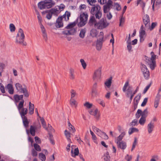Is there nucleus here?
<instances>
[{
    "mask_svg": "<svg viewBox=\"0 0 161 161\" xmlns=\"http://www.w3.org/2000/svg\"><path fill=\"white\" fill-rule=\"evenodd\" d=\"M132 87L129 86V82L127 81L124 86L122 90L124 92H126V96L127 97L130 98V103L135 94L132 93Z\"/></svg>",
    "mask_w": 161,
    "mask_h": 161,
    "instance_id": "nucleus-1",
    "label": "nucleus"
},
{
    "mask_svg": "<svg viewBox=\"0 0 161 161\" xmlns=\"http://www.w3.org/2000/svg\"><path fill=\"white\" fill-rule=\"evenodd\" d=\"M70 16V13L69 12L66 11L63 15L59 17L57 19L55 24L56 27L57 28L62 27L63 26V19L64 18L65 21H67L69 20Z\"/></svg>",
    "mask_w": 161,
    "mask_h": 161,
    "instance_id": "nucleus-2",
    "label": "nucleus"
},
{
    "mask_svg": "<svg viewBox=\"0 0 161 161\" xmlns=\"http://www.w3.org/2000/svg\"><path fill=\"white\" fill-rule=\"evenodd\" d=\"M25 36L22 29L19 28L16 36V43L23 46H26V43L24 42Z\"/></svg>",
    "mask_w": 161,
    "mask_h": 161,
    "instance_id": "nucleus-3",
    "label": "nucleus"
},
{
    "mask_svg": "<svg viewBox=\"0 0 161 161\" xmlns=\"http://www.w3.org/2000/svg\"><path fill=\"white\" fill-rule=\"evenodd\" d=\"M90 13L93 16H95L97 19H100L102 17V12L101 7L98 4H96L92 7Z\"/></svg>",
    "mask_w": 161,
    "mask_h": 161,
    "instance_id": "nucleus-4",
    "label": "nucleus"
},
{
    "mask_svg": "<svg viewBox=\"0 0 161 161\" xmlns=\"http://www.w3.org/2000/svg\"><path fill=\"white\" fill-rule=\"evenodd\" d=\"M151 57L150 58L146 56H145V58L146 60V62L149 65L151 69L152 70H153L156 66L155 59L156 56L153 52H151Z\"/></svg>",
    "mask_w": 161,
    "mask_h": 161,
    "instance_id": "nucleus-5",
    "label": "nucleus"
},
{
    "mask_svg": "<svg viewBox=\"0 0 161 161\" xmlns=\"http://www.w3.org/2000/svg\"><path fill=\"white\" fill-rule=\"evenodd\" d=\"M15 87L17 92L21 93H23L25 97H28L29 93L26 87H23L20 83H17L15 84Z\"/></svg>",
    "mask_w": 161,
    "mask_h": 161,
    "instance_id": "nucleus-6",
    "label": "nucleus"
},
{
    "mask_svg": "<svg viewBox=\"0 0 161 161\" xmlns=\"http://www.w3.org/2000/svg\"><path fill=\"white\" fill-rule=\"evenodd\" d=\"M24 100L21 101L17 106V108L19 111L20 116L22 117H26L25 115L28 112V109L27 108H24Z\"/></svg>",
    "mask_w": 161,
    "mask_h": 161,
    "instance_id": "nucleus-7",
    "label": "nucleus"
},
{
    "mask_svg": "<svg viewBox=\"0 0 161 161\" xmlns=\"http://www.w3.org/2000/svg\"><path fill=\"white\" fill-rule=\"evenodd\" d=\"M88 16V15L86 13H83L80 14V22L78 24L79 27H82L86 24Z\"/></svg>",
    "mask_w": 161,
    "mask_h": 161,
    "instance_id": "nucleus-8",
    "label": "nucleus"
},
{
    "mask_svg": "<svg viewBox=\"0 0 161 161\" xmlns=\"http://www.w3.org/2000/svg\"><path fill=\"white\" fill-rule=\"evenodd\" d=\"M65 7V6L64 4H61L60 6H57L54 8H52L50 10L53 15L57 16L63 11Z\"/></svg>",
    "mask_w": 161,
    "mask_h": 161,
    "instance_id": "nucleus-9",
    "label": "nucleus"
},
{
    "mask_svg": "<svg viewBox=\"0 0 161 161\" xmlns=\"http://www.w3.org/2000/svg\"><path fill=\"white\" fill-rule=\"evenodd\" d=\"M109 25L106 19H101L98 22L95 24V27L98 29H102L106 27Z\"/></svg>",
    "mask_w": 161,
    "mask_h": 161,
    "instance_id": "nucleus-10",
    "label": "nucleus"
},
{
    "mask_svg": "<svg viewBox=\"0 0 161 161\" xmlns=\"http://www.w3.org/2000/svg\"><path fill=\"white\" fill-rule=\"evenodd\" d=\"M113 2L111 0H108L103 7V12L104 13H108L112 8Z\"/></svg>",
    "mask_w": 161,
    "mask_h": 161,
    "instance_id": "nucleus-11",
    "label": "nucleus"
},
{
    "mask_svg": "<svg viewBox=\"0 0 161 161\" xmlns=\"http://www.w3.org/2000/svg\"><path fill=\"white\" fill-rule=\"evenodd\" d=\"M145 30V27L144 28L143 25H142L141 26L139 31V36L141 42L144 41V38L146 36Z\"/></svg>",
    "mask_w": 161,
    "mask_h": 161,
    "instance_id": "nucleus-12",
    "label": "nucleus"
},
{
    "mask_svg": "<svg viewBox=\"0 0 161 161\" xmlns=\"http://www.w3.org/2000/svg\"><path fill=\"white\" fill-rule=\"evenodd\" d=\"M143 23L145 25V28L146 27H149L150 25V19L149 15L146 14L142 17Z\"/></svg>",
    "mask_w": 161,
    "mask_h": 161,
    "instance_id": "nucleus-13",
    "label": "nucleus"
},
{
    "mask_svg": "<svg viewBox=\"0 0 161 161\" xmlns=\"http://www.w3.org/2000/svg\"><path fill=\"white\" fill-rule=\"evenodd\" d=\"M101 75V68H99L94 72L93 79L94 80H97L99 79Z\"/></svg>",
    "mask_w": 161,
    "mask_h": 161,
    "instance_id": "nucleus-14",
    "label": "nucleus"
},
{
    "mask_svg": "<svg viewBox=\"0 0 161 161\" xmlns=\"http://www.w3.org/2000/svg\"><path fill=\"white\" fill-rule=\"evenodd\" d=\"M45 2L46 8H50L55 4V2L52 0H45Z\"/></svg>",
    "mask_w": 161,
    "mask_h": 161,
    "instance_id": "nucleus-15",
    "label": "nucleus"
},
{
    "mask_svg": "<svg viewBox=\"0 0 161 161\" xmlns=\"http://www.w3.org/2000/svg\"><path fill=\"white\" fill-rule=\"evenodd\" d=\"M154 127V123L152 122V121H151L150 123L147 125V131L149 134H151L152 132Z\"/></svg>",
    "mask_w": 161,
    "mask_h": 161,
    "instance_id": "nucleus-16",
    "label": "nucleus"
},
{
    "mask_svg": "<svg viewBox=\"0 0 161 161\" xmlns=\"http://www.w3.org/2000/svg\"><path fill=\"white\" fill-rule=\"evenodd\" d=\"M112 77L107 79L104 83L105 87L106 90L108 91V88H109L111 86L112 84Z\"/></svg>",
    "mask_w": 161,
    "mask_h": 161,
    "instance_id": "nucleus-17",
    "label": "nucleus"
},
{
    "mask_svg": "<svg viewBox=\"0 0 161 161\" xmlns=\"http://www.w3.org/2000/svg\"><path fill=\"white\" fill-rule=\"evenodd\" d=\"M89 113L91 115H93L96 119H98L99 115L97 114L98 110L97 108H93L89 111Z\"/></svg>",
    "mask_w": 161,
    "mask_h": 161,
    "instance_id": "nucleus-18",
    "label": "nucleus"
},
{
    "mask_svg": "<svg viewBox=\"0 0 161 161\" xmlns=\"http://www.w3.org/2000/svg\"><path fill=\"white\" fill-rule=\"evenodd\" d=\"M161 96V95L160 94L158 93L156 97L154 102V107L156 108L158 106Z\"/></svg>",
    "mask_w": 161,
    "mask_h": 161,
    "instance_id": "nucleus-19",
    "label": "nucleus"
},
{
    "mask_svg": "<svg viewBox=\"0 0 161 161\" xmlns=\"http://www.w3.org/2000/svg\"><path fill=\"white\" fill-rule=\"evenodd\" d=\"M7 89L8 93L10 94H13L14 93V89L13 85L11 84H8L6 87Z\"/></svg>",
    "mask_w": 161,
    "mask_h": 161,
    "instance_id": "nucleus-20",
    "label": "nucleus"
},
{
    "mask_svg": "<svg viewBox=\"0 0 161 161\" xmlns=\"http://www.w3.org/2000/svg\"><path fill=\"white\" fill-rule=\"evenodd\" d=\"M117 144L118 148H119L121 149L124 150L126 147V143L123 141L121 142H117Z\"/></svg>",
    "mask_w": 161,
    "mask_h": 161,
    "instance_id": "nucleus-21",
    "label": "nucleus"
},
{
    "mask_svg": "<svg viewBox=\"0 0 161 161\" xmlns=\"http://www.w3.org/2000/svg\"><path fill=\"white\" fill-rule=\"evenodd\" d=\"M103 40H98L97 41V43L96 45V48L98 50H100L102 48Z\"/></svg>",
    "mask_w": 161,
    "mask_h": 161,
    "instance_id": "nucleus-22",
    "label": "nucleus"
},
{
    "mask_svg": "<svg viewBox=\"0 0 161 161\" xmlns=\"http://www.w3.org/2000/svg\"><path fill=\"white\" fill-rule=\"evenodd\" d=\"M94 16H92L90 17L89 20V24L90 26H92L93 25H95V24L97 22Z\"/></svg>",
    "mask_w": 161,
    "mask_h": 161,
    "instance_id": "nucleus-23",
    "label": "nucleus"
},
{
    "mask_svg": "<svg viewBox=\"0 0 161 161\" xmlns=\"http://www.w3.org/2000/svg\"><path fill=\"white\" fill-rule=\"evenodd\" d=\"M39 8L42 9L46 8V2L45 0L39 2L38 4Z\"/></svg>",
    "mask_w": 161,
    "mask_h": 161,
    "instance_id": "nucleus-24",
    "label": "nucleus"
},
{
    "mask_svg": "<svg viewBox=\"0 0 161 161\" xmlns=\"http://www.w3.org/2000/svg\"><path fill=\"white\" fill-rule=\"evenodd\" d=\"M68 125L69 131L72 133H74L75 131V129L74 126L71 124L69 121L68 122Z\"/></svg>",
    "mask_w": 161,
    "mask_h": 161,
    "instance_id": "nucleus-25",
    "label": "nucleus"
},
{
    "mask_svg": "<svg viewBox=\"0 0 161 161\" xmlns=\"http://www.w3.org/2000/svg\"><path fill=\"white\" fill-rule=\"evenodd\" d=\"M29 113L31 115L34 113V105L32 104L31 102H29Z\"/></svg>",
    "mask_w": 161,
    "mask_h": 161,
    "instance_id": "nucleus-26",
    "label": "nucleus"
},
{
    "mask_svg": "<svg viewBox=\"0 0 161 161\" xmlns=\"http://www.w3.org/2000/svg\"><path fill=\"white\" fill-rule=\"evenodd\" d=\"M71 156L72 157H75L76 156L78 155L79 153V150L78 148H76L75 149L74 152L73 151V149H72L71 152Z\"/></svg>",
    "mask_w": 161,
    "mask_h": 161,
    "instance_id": "nucleus-27",
    "label": "nucleus"
},
{
    "mask_svg": "<svg viewBox=\"0 0 161 161\" xmlns=\"http://www.w3.org/2000/svg\"><path fill=\"white\" fill-rule=\"evenodd\" d=\"M23 122L24 126L25 128H27L29 125V122L28 121L27 118L26 117H22Z\"/></svg>",
    "mask_w": 161,
    "mask_h": 161,
    "instance_id": "nucleus-28",
    "label": "nucleus"
},
{
    "mask_svg": "<svg viewBox=\"0 0 161 161\" xmlns=\"http://www.w3.org/2000/svg\"><path fill=\"white\" fill-rule=\"evenodd\" d=\"M36 127H34L32 125H31L30 128V133L31 135L33 136H34L35 135L36 129Z\"/></svg>",
    "mask_w": 161,
    "mask_h": 161,
    "instance_id": "nucleus-29",
    "label": "nucleus"
},
{
    "mask_svg": "<svg viewBox=\"0 0 161 161\" xmlns=\"http://www.w3.org/2000/svg\"><path fill=\"white\" fill-rule=\"evenodd\" d=\"M86 32V28H84L81 30L79 34L80 37L82 38H83L85 37Z\"/></svg>",
    "mask_w": 161,
    "mask_h": 161,
    "instance_id": "nucleus-30",
    "label": "nucleus"
},
{
    "mask_svg": "<svg viewBox=\"0 0 161 161\" xmlns=\"http://www.w3.org/2000/svg\"><path fill=\"white\" fill-rule=\"evenodd\" d=\"M64 134L67 138L68 141L69 142H71V140L70 138V133L67 130H66L64 131Z\"/></svg>",
    "mask_w": 161,
    "mask_h": 161,
    "instance_id": "nucleus-31",
    "label": "nucleus"
},
{
    "mask_svg": "<svg viewBox=\"0 0 161 161\" xmlns=\"http://www.w3.org/2000/svg\"><path fill=\"white\" fill-rule=\"evenodd\" d=\"M157 25V22H153L151 26L149 25V27H146L145 30H149L150 31H152Z\"/></svg>",
    "mask_w": 161,
    "mask_h": 161,
    "instance_id": "nucleus-32",
    "label": "nucleus"
},
{
    "mask_svg": "<svg viewBox=\"0 0 161 161\" xmlns=\"http://www.w3.org/2000/svg\"><path fill=\"white\" fill-rule=\"evenodd\" d=\"M139 131V130L138 129L136 128H130L129 130L128 133L130 135L132 134L135 132H137Z\"/></svg>",
    "mask_w": 161,
    "mask_h": 161,
    "instance_id": "nucleus-33",
    "label": "nucleus"
},
{
    "mask_svg": "<svg viewBox=\"0 0 161 161\" xmlns=\"http://www.w3.org/2000/svg\"><path fill=\"white\" fill-rule=\"evenodd\" d=\"M92 128L93 131L96 132L98 135L99 136L101 135V133H102V131L101 130L94 126H92Z\"/></svg>",
    "mask_w": 161,
    "mask_h": 161,
    "instance_id": "nucleus-34",
    "label": "nucleus"
},
{
    "mask_svg": "<svg viewBox=\"0 0 161 161\" xmlns=\"http://www.w3.org/2000/svg\"><path fill=\"white\" fill-rule=\"evenodd\" d=\"M98 32L97 30L95 29H92L90 31V34L91 36L93 37H96L97 35Z\"/></svg>",
    "mask_w": 161,
    "mask_h": 161,
    "instance_id": "nucleus-35",
    "label": "nucleus"
},
{
    "mask_svg": "<svg viewBox=\"0 0 161 161\" xmlns=\"http://www.w3.org/2000/svg\"><path fill=\"white\" fill-rule=\"evenodd\" d=\"M141 94H139L134 98V103H135L136 105L139 102L141 98Z\"/></svg>",
    "mask_w": 161,
    "mask_h": 161,
    "instance_id": "nucleus-36",
    "label": "nucleus"
},
{
    "mask_svg": "<svg viewBox=\"0 0 161 161\" xmlns=\"http://www.w3.org/2000/svg\"><path fill=\"white\" fill-rule=\"evenodd\" d=\"M45 129L48 131V132H49V134H50V133H52L54 132V129L52 128L51 125L50 124H48L47 127H46Z\"/></svg>",
    "mask_w": 161,
    "mask_h": 161,
    "instance_id": "nucleus-37",
    "label": "nucleus"
},
{
    "mask_svg": "<svg viewBox=\"0 0 161 161\" xmlns=\"http://www.w3.org/2000/svg\"><path fill=\"white\" fill-rule=\"evenodd\" d=\"M152 1H153V4L152 5V8H154V5L158 6L161 4V0H152Z\"/></svg>",
    "mask_w": 161,
    "mask_h": 161,
    "instance_id": "nucleus-38",
    "label": "nucleus"
},
{
    "mask_svg": "<svg viewBox=\"0 0 161 161\" xmlns=\"http://www.w3.org/2000/svg\"><path fill=\"white\" fill-rule=\"evenodd\" d=\"M39 158L42 161H45L46 159L45 155L42 153H40L39 154Z\"/></svg>",
    "mask_w": 161,
    "mask_h": 161,
    "instance_id": "nucleus-39",
    "label": "nucleus"
},
{
    "mask_svg": "<svg viewBox=\"0 0 161 161\" xmlns=\"http://www.w3.org/2000/svg\"><path fill=\"white\" fill-rule=\"evenodd\" d=\"M101 135H99V136L107 140L108 139V135H106L105 133L102 131V133H101Z\"/></svg>",
    "mask_w": 161,
    "mask_h": 161,
    "instance_id": "nucleus-40",
    "label": "nucleus"
},
{
    "mask_svg": "<svg viewBox=\"0 0 161 161\" xmlns=\"http://www.w3.org/2000/svg\"><path fill=\"white\" fill-rule=\"evenodd\" d=\"M110 157L108 152H107L104 156V161H109Z\"/></svg>",
    "mask_w": 161,
    "mask_h": 161,
    "instance_id": "nucleus-41",
    "label": "nucleus"
},
{
    "mask_svg": "<svg viewBox=\"0 0 161 161\" xmlns=\"http://www.w3.org/2000/svg\"><path fill=\"white\" fill-rule=\"evenodd\" d=\"M146 121V118L141 116L140 119L139 123L140 125H143Z\"/></svg>",
    "mask_w": 161,
    "mask_h": 161,
    "instance_id": "nucleus-42",
    "label": "nucleus"
},
{
    "mask_svg": "<svg viewBox=\"0 0 161 161\" xmlns=\"http://www.w3.org/2000/svg\"><path fill=\"white\" fill-rule=\"evenodd\" d=\"M141 116L146 118L147 115L148 111L147 109H145L141 113Z\"/></svg>",
    "mask_w": 161,
    "mask_h": 161,
    "instance_id": "nucleus-43",
    "label": "nucleus"
},
{
    "mask_svg": "<svg viewBox=\"0 0 161 161\" xmlns=\"http://www.w3.org/2000/svg\"><path fill=\"white\" fill-rule=\"evenodd\" d=\"M127 48L128 50V51L129 52H130L131 51H132L131 50L132 49V46L131 45V42L127 41Z\"/></svg>",
    "mask_w": 161,
    "mask_h": 161,
    "instance_id": "nucleus-44",
    "label": "nucleus"
},
{
    "mask_svg": "<svg viewBox=\"0 0 161 161\" xmlns=\"http://www.w3.org/2000/svg\"><path fill=\"white\" fill-rule=\"evenodd\" d=\"M138 120L137 119H134L130 123V126H135L138 124Z\"/></svg>",
    "mask_w": 161,
    "mask_h": 161,
    "instance_id": "nucleus-45",
    "label": "nucleus"
},
{
    "mask_svg": "<svg viewBox=\"0 0 161 161\" xmlns=\"http://www.w3.org/2000/svg\"><path fill=\"white\" fill-rule=\"evenodd\" d=\"M159 159V157L157 155H154L152 156L150 161H157Z\"/></svg>",
    "mask_w": 161,
    "mask_h": 161,
    "instance_id": "nucleus-46",
    "label": "nucleus"
},
{
    "mask_svg": "<svg viewBox=\"0 0 161 161\" xmlns=\"http://www.w3.org/2000/svg\"><path fill=\"white\" fill-rule=\"evenodd\" d=\"M137 143V139L136 137L134 138V140L133 143L132 147L131 149V151H132L135 148L136 146Z\"/></svg>",
    "mask_w": 161,
    "mask_h": 161,
    "instance_id": "nucleus-47",
    "label": "nucleus"
},
{
    "mask_svg": "<svg viewBox=\"0 0 161 161\" xmlns=\"http://www.w3.org/2000/svg\"><path fill=\"white\" fill-rule=\"evenodd\" d=\"M34 147L35 149L37 151L39 152L41 151V148L39 145L36 143H34Z\"/></svg>",
    "mask_w": 161,
    "mask_h": 161,
    "instance_id": "nucleus-48",
    "label": "nucleus"
},
{
    "mask_svg": "<svg viewBox=\"0 0 161 161\" xmlns=\"http://www.w3.org/2000/svg\"><path fill=\"white\" fill-rule=\"evenodd\" d=\"M14 99L15 103H17L20 100L19 95L17 94H15L14 96Z\"/></svg>",
    "mask_w": 161,
    "mask_h": 161,
    "instance_id": "nucleus-49",
    "label": "nucleus"
},
{
    "mask_svg": "<svg viewBox=\"0 0 161 161\" xmlns=\"http://www.w3.org/2000/svg\"><path fill=\"white\" fill-rule=\"evenodd\" d=\"M70 78L71 79H74L75 78L74 70L73 69H71L70 70Z\"/></svg>",
    "mask_w": 161,
    "mask_h": 161,
    "instance_id": "nucleus-50",
    "label": "nucleus"
},
{
    "mask_svg": "<svg viewBox=\"0 0 161 161\" xmlns=\"http://www.w3.org/2000/svg\"><path fill=\"white\" fill-rule=\"evenodd\" d=\"M75 25V22H73L68 24L65 27L66 29H69L72 28Z\"/></svg>",
    "mask_w": 161,
    "mask_h": 161,
    "instance_id": "nucleus-51",
    "label": "nucleus"
},
{
    "mask_svg": "<svg viewBox=\"0 0 161 161\" xmlns=\"http://www.w3.org/2000/svg\"><path fill=\"white\" fill-rule=\"evenodd\" d=\"M143 74L145 79H148L150 75L149 72L148 70L146 71V72H145Z\"/></svg>",
    "mask_w": 161,
    "mask_h": 161,
    "instance_id": "nucleus-52",
    "label": "nucleus"
},
{
    "mask_svg": "<svg viewBox=\"0 0 161 161\" xmlns=\"http://www.w3.org/2000/svg\"><path fill=\"white\" fill-rule=\"evenodd\" d=\"M9 29L10 31L12 32H14L15 30V27L14 25L13 24H10L9 25Z\"/></svg>",
    "mask_w": 161,
    "mask_h": 161,
    "instance_id": "nucleus-53",
    "label": "nucleus"
},
{
    "mask_svg": "<svg viewBox=\"0 0 161 161\" xmlns=\"http://www.w3.org/2000/svg\"><path fill=\"white\" fill-rule=\"evenodd\" d=\"M80 62L83 68L84 69H85L86 66V64L84 60L83 59H81L80 60Z\"/></svg>",
    "mask_w": 161,
    "mask_h": 161,
    "instance_id": "nucleus-54",
    "label": "nucleus"
},
{
    "mask_svg": "<svg viewBox=\"0 0 161 161\" xmlns=\"http://www.w3.org/2000/svg\"><path fill=\"white\" fill-rule=\"evenodd\" d=\"M142 113V111L141 110L139 109H138L137 110V112L136 113V117L137 118H139V117H140L141 115V114Z\"/></svg>",
    "mask_w": 161,
    "mask_h": 161,
    "instance_id": "nucleus-55",
    "label": "nucleus"
},
{
    "mask_svg": "<svg viewBox=\"0 0 161 161\" xmlns=\"http://www.w3.org/2000/svg\"><path fill=\"white\" fill-rule=\"evenodd\" d=\"M74 31L75 30L74 29H72L66 31L65 32H64V34L66 35H73V32H72V31Z\"/></svg>",
    "mask_w": 161,
    "mask_h": 161,
    "instance_id": "nucleus-56",
    "label": "nucleus"
},
{
    "mask_svg": "<svg viewBox=\"0 0 161 161\" xmlns=\"http://www.w3.org/2000/svg\"><path fill=\"white\" fill-rule=\"evenodd\" d=\"M97 102L98 103L101 105L103 107H104L105 106V103H104V101L103 100L99 99L97 100Z\"/></svg>",
    "mask_w": 161,
    "mask_h": 161,
    "instance_id": "nucleus-57",
    "label": "nucleus"
},
{
    "mask_svg": "<svg viewBox=\"0 0 161 161\" xmlns=\"http://www.w3.org/2000/svg\"><path fill=\"white\" fill-rule=\"evenodd\" d=\"M114 7L116 8L117 11L120 10L121 9V6L117 3H114Z\"/></svg>",
    "mask_w": 161,
    "mask_h": 161,
    "instance_id": "nucleus-58",
    "label": "nucleus"
},
{
    "mask_svg": "<svg viewBox=\"0 0 161 161\" xmlns=\"http://www.w3.org/2000/svg\"><path fill=\"white\" fill-rule=\"evenodd\" d=\"M0 90L2 93H4L5 92L4 87L2 83H0Z\"/></svg>",
    "mask_w": 161,
    "mask_h": 161,
    "instance_id": "nucleus-59",
    "label": "nucleus"
},
{
    "mask_svg": "<svg viewBox=\"0 0 161 161\" xmlns=\"http://www.w3.org/2000/svg\"><path fill=\"white\" fill-rule=\"evenodd\" d=\"M84 106L86 107L87 108H91L92 106V103H89L88 102H86L84 104Z\"/></svg>",
    "mask_w": 161,
    "mask_h": 161,
    "instance_id": "nucleus-60",
    "label": "nucleus"
},
{
    "mask_svg": "<svg viewBox=\"0 0 161 161\" xmlns=\"http://www.w3.org/2000/svg\"><path fill=\"white\" fill-rule=\"evenodd\" d=\"M71 99L74 97L76 94L75 91L74 90H71L70 91Z\"/></svg>",
    "mask_w": 161,
    "mask_h": 161,
    "instance_id": "nucleus-61",
    "label": "nucleus"
},
{
    "mask_svg": "<svg viewBox=\"0 0 161 161\" xmlns=\"http://www.w3.org/2000/svg\"><path fill=\"white\" fill-rule=\"evenodd\" d=\"M40 120L42 125V126L44 128H45L46 127V122L44 120V119H43V118H42Z\"/></svg>",
    "mask_w": 161,
    "mask_h": 161,
    "instance_id": "nucleus-62",
    "label": "nucleus"
},
{
    "mask_svg": "<svg viewBox=\"0 0 161 161\" xmlns=\"http://www.w3.org/2000/svg\"><path fill=\"white\" fill-rule=\"evenodd\" d=\"M141 70L142 71H144L145 70L147 71L148 70L146 66L144 64H141Z\"/></svg>",
    "mask_w": 161,
    "mask_h": 161,
    "instance_id": "nucleus-63",
    "label": "nucleus"
},
{
    "mask_svg": "<svg viewBox=\"0 0 161 161\" xmlns=\"http://www.w3.org/2000/svg\"><path fill=\"white\" fill-rule=\"evenodd\" d=\"M52 15L53 14L51 11H49L48 13L47 14L46 17L47 19H50L52 17Z\"/></svg>",
    "mask_w": 161,
    "mask_h": 161,
    "instance_id": "nucleus-64",
    "label": "nucleus"
}]
</instances>
